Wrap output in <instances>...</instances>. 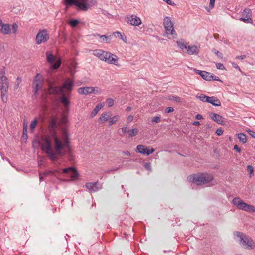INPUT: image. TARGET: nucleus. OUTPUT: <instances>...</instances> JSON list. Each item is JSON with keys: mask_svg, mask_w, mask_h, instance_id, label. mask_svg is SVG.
Returning <instances> with one entry per match:
<instances>
[{"mask_svg": "<svg viewBox=\"0 0 255 255\" xmlns=\"http://www.w3.org/2000/svg\"><path fill=\"white\" fill-rule=\"evenodd\" d=\"M239 20L241 21L244 22L245 23H251L252 24L253 23V20L252 18H249V17L247 18L244 17H241L239 19Z\"/></svg>", "mask_w": 255, "mask_h": 255, "instance_id": "42", "label": "nucleus"}, {"mask_svg": "<svg viewBox=\"0 0 255 255\" xmlns=\"http://www.w3.org/2000/svg\"><path fill=\"white\" fill-rule=\"evenodd\" d=\"M232 203L239 209L250 213L255 212V207L254 206L245 203L239 197L234 198L232 200Z\"/></svg>", "mask_w": 255, "mask_h": 255, "instance_id": "6", "label": "nucleus"}, {"mask_svg": "<svg viewBox=\"0 0 255 255\" xmlns=\"http://www.w3.org/2000/svg\"><path fill=\"white\" fill-rule=\"evenodd\" d=\"M212 128V126L210 124V123H206L205 125H204V130H205L206 131H208L209 129H210L211 128Z\"/></svg>", "mask_w": 255, "mask_h": 255, "instance_id": "58", "label": "nucleus"}, {"mask_svg": "<svg viewBox=\"0 0 255 255\" xmlns=\"http://www.w3.org/2000/svg\"><path fill=\"white\" fill-rule=\"evenodd\" d=\"M79 22V20L78 19H71L69 21V24L72 27H75L78 25Z\"/></svg>", "mask_w": 255, "mask_h": 255, "instance_id": "35", "label": "nucleus"}, {"mask_svg": "<svg viewBox=\"0 0 255 255\" xmlns=\"http://www.w3.org/2000/svg\"><path fill=\"white\" fill-rule=\"evenodd\" d=\"M97 1L95 0H89V1L87 2V7L88 9L92 6L96 4Z\"/></svg>", "mask_w": 255, "mask_h": 255, "instance_id": "48", "label": "nucleus"}, {"mask_svg": "<svg viewBox=\"0 0 255 255\" xmlns=\"http://www.w3.org/2000/svg\"><path fill=\"white\" fill-rule=\"evenodd\" d=\"M160 121H161V117L160 116H155V117H153L151 120V122L152 123H158Z\"/></svg>", "mask_w": 255, "mask_h": 255, "instance_id": "47", "label": "nucleus"}, {"mask_svg": "<svg viewBox=\"0 0 255 255\" xmlns=\"http://www.w3.org/2000/svg\"><path fill=\"white\" fill-rule=\"evenodd\" d=\"M214 179L212 174L207 172H198L189 175L187 180L197 185H203L210 183Z\"/></svg>", "mask_w": 255, "mask_h": 255, "instance_id": "2", "label": "nucleus"}, {"mask_svg": "<svg viewBox=\"0 0 255 255\" xmlns=\"http://www.w3.org/2000/svg\"><path fill=\"white\" fill-rule=\"evenodd\" d=\"M63 4L67 5V7H70L72 5H75L78 9H86L85 4H80L79 0H63Z\"/></svg>", "mask_w": 255, "mask_h": 255, "instance_id": "12", "label": "nucleus"}, {"mask_svg": "<svg viewBox=\"0 0 255 255\" xmlns=\"http://www.w3.org/2000/svg\"><path fill=\"white\" fill-rule=\"evenodd\" d=\"M62 172L63 173H69L71 174V176L73 179H76L79 176L76 168L73 167H69L68 168H63L62 169Z\"/></svg>", "mask_w": 255, "mask_h": 255, "instance_id": "13", "label": "nucleus"}, {"mask_svg": "<svg viewBox=\"0 0 255 255\" xmlns=\"http://www.w3.org/2000/svg\"><path fill=\"white\" fill-rule=\"evenodd\" d=\"M94 186H95V187H94L95 191H97L102 188V184H101L100 183H99V182L97 181V182H94Z\"/></svg>", "mask_w": 255, "mask_h": 255, "instance_id": "44", "label": "nucleus"}, {"mask_svg": "<svg viewBox=\"0 0 255 255\" xmlns=\"http://www.w3.org/2000/svg\"><path fill=\"white\" fill-rule=\"evenodd\" d=\"M234 150H236L238 153H240L241 151V148L236 144L234 146Z\"/></svg>", "mask_w": 255, "mask_h": 255, "instance_id": "62", "label": "nucleus"}, {"mask_svg": "<svg viewBox=\"0 0 255 255\" xmlns=\"http://www.w3.org/2000/svg\"><path fill=\"white\" fill-rule=\"evenodd\" d=\"M122 132L124 134H125L126 133H129L130 129H129V128L128 127H124L122 128Z\"/></svg>", "mask_w": 255, "mask_h": 255, "instance_id": "54", "label": "nucleus"}, {"mask_svg": "<svg viewBox=\"0 0 255 255\" xmlns=\"http://www.w3.org/2000/svg\"><path fill=\"white\" fill-rule=\"evenodd\" d=\"M62 96L60 99V101L65 106H68L70 104V101L67 98V96L66 97L64 94L61 95Z\"/></svg>", "mask_w": 255, "mask_h": 255, "instance_id": "28", "label": "nucleus"}, {"mask_svg": "<svg viewBox=\"0 0 255 255\" xmlns=\"http://www.w3.org/2000/svg\"><path fill=\"white\" fill-rule=\"evenodd\" d=\"M57 174H60V172L57 170L46 171L43 173V175L45 176L49 175H52L55 176H57Z\"/></svg>", "mask_w": 255, "mask_h": 255, "instance_id": "27", "label": "nucleus"}, {"mask_svg": "<svg viewBox=\"0 0 255 255\" xmlns=\"http://www.w3.org/2000/svg\"><path fill=\"white\" fill-rule=\"evenodd\" d=\"M131 19H130L129 17H126L127 22L128 23L130 22V25L133 26H138L141 24V20L140 18L137 16L132 15L131 16Z\"/></svg>", "mask_w": 255, "mask_h": 255, "instance_id": "16", "label": "nucleus"}, {"mask_svg": "<svg viewBox=\"0 0 255 255\" xmlns=\"http://www.w3.org/2000/svg\"><path fill=\"white\" fill-rule=\"evenodd\" d=\"M78 92L80 94L88 95L95 92V88L93 87H80L78 89Z\"/></svg>", "mask_w": 255, "mask_h": 255, "instance_id": "18", "label": "nucleus"}, {"mask_svg": "<svg viewBox=\"0 0 255 255\" xmlns=\"http://www.w3.org/2000/svg\"><path fill=\"white\" fill-rule=\"evenodd\" d=\"M18 28V26L16 23H14L12 25V30L13 33H16Z\"/></svg>", "mask_w": 255, "mask_h": 255, "instance_id": "53", "label": "nucleus"}, {"mask_svg": "<svg viewBox=\"0 0 255 255\" xmlns=\"http://www.w3.org/2000/svg\"><path fill=\"white\" fill-rule=\"evenodd\" d=\"M232 65L235 68L238 69L239 71H241L239 66H238L236 63H235V62H233L232 63Z\"/></svg>", "mask_w": 255, "mask_h": 255, "instance_id": "63", "label": "nucleus"}, {"mask_svg": "<svg viewBox=\"0 0 255 255\" xmlns=\"http://www.w3.org/2000/svg\"><path fill=\"white\" fill-rule=\"evenodd\" d=\"M169 100H173L174 101H176L178 103H181L182 102V98L179 96H170L169 98Z\"/></svg>", "mask_w": 255, "mask_h": 255, "instance_id": "38", "label": "nucleus"}, {"mask_svg": "<svg viewBox=\"0 0 255 255\" xmlns=\"http://www.w3.org/2000/svg\"><path fill=\"white\" fill-rule=\"evenodd\" d=\"M215 0H210L209 7L212 9L214 7Z\"/></svg>", "mask_w": 255, "mask_h": 255, "instance_id": "61", "label": "nucleus"}, {"mask_svg": "<svg viewBox=\"0 0 255 255\" xmlns=\"http://www.w3.org/2000/svg\"><path fill=\"white\" fill-rule=\"evenodd\" d=\"M223 130L222 128H219L217 129L216 131V133L218 136H221L223 134Z\"/></svg>", "mask_w": 255, "mask_h": 255, "instance_id": "57", "label": "nucleus"}, {"mask_svg": "<svg viewBox=\"0 0 255 255\" xmlns=\"http://www.w3.org/2000/svg\"><path fill=\"white\" fill-rule=\"evenodd\" d=\"M135 151L143 155H149L154 153L155 149L152 147L150 149L149 147H146L143 145H138L137 146Z\"/></svg>", "mask_w": 255, "mask_h": 255, "instance_id": "10", "label": "nucleus"}, {"mask_svg": "<svg viewBox=\"0 0 255 255\" xmlns=\"http://www.w3.org/2000/svg\"><path fill=\"white\" fill-rule=\"evenodd\" d=\"M37 119L36 118L34 119V120H33L30 123V130L31 131H33L36 125H37Z\"/></svg>", "mask_w": 255, "mask_h": 255, "instance_id": "39", "label": "nucleus"}, {"mask_svg": "<svg viewBox=\"0 0 255 255\" xmlns=\"http://www.w3.org/2000/svg\"><path fill=\"white\" fill-rule=\"evenodd\" d=\"M49 38V35L46 30H41L37 33L36 35V41L38 44H40L42 42L47 41Z\"/></svg>", "mask_w": 255, "mask_h": 255, "instance_id": "11", "label": "nucleus"}, {"mask_svg": "<svg viewBox=\"0 0 255 255\" xmlns=\"http://www.w3.org/2000/svg\"><path fill=\"white\" fill-rule=\"evenodd\" d=\"M5 68L3 67L0 70V86H1V85H8V79L5 76Z\"/></svg>", "mask_w": 255, "mask_h": 255, "instance_id": "17", "label": "nucleus"}, {"mask_svg": "<svg viewBox=\"0 0 255 255\" xmlns=\"http://www.w3.org/2000/svg\"><path fill=\"white\" fill-rule=\"evenodd\" d=\"M109 118H110V116H107V113L106 112L103 113L100 117L99 118V121L101 123H104L106 122Z\"/></svg>", "mask_w": 255, "mask_h": 255, "instance_id": "32", "label": "nucleus"}, {"mask_svg": "<svg viewBox=\"0 0 255 255\" xmlns=\"http://www.w3.org/2000/svg\"><path fill=\"white\" fill-rule=\"evenodd\" d=\"M216 68L217 69L226 70V68L224 67V66L223 65V64L221 63H216Z\"/></svg>", "mask_w": 255, "mask_h": 255, "instance_id": "52", "label": "nucleus"}, {"mask_svg": "<svg viewBox=\"0 0 255 255\" xmlns=\"http://www.w3.org/2000/svg\"><path fill=\"white\" fill-rule=\"evenodd\" d=\"M58 126V122L56 118H52L49 122L50 128H56Z\"/></svg>", "mask_w": 255, "mask_h": 255, "instance_id": "31", "label": "nucleus"}, {"mask_svg": "<svg viewBox=\"0 0 255 255\" xmlns=\"http://www.w3.org/2000/svg\"><path fill=\"white\" fill-rule=\"evenodd\" d=\"M210 99H209V101H208V103L211 104L213 106L215 107L221 106V102L218 98L215 96L210 97Z\"/></svg>", "mask_w": 255, "mask_h": 255, "instance_id": "24", "label": "nucleus"}, {"mask_svg": "<svg viewBox=\"0 0 255 255\" xmlns=\"http://www.w3.org/2000/svg\"><path fill=\"white\" fill-rule=\"evenodd\" d=\"M94 54L101 60L108 64H114L116 66L119 65L118 56L110 52L101 49H97L94 51Z\"/></svg>", "mask_w": 255, "mask_h": 255, "instance_id": "4", "label": "nucleus"}, {"mask_svg": "<svg viewBox=\"0 0 255 255\" xmlns=\"http://www.w3.org/2000/svg\"><path fill=\"white\" fill-rule=\"evenodd\" d=\"M89 0H81V3H80V4H85V6L86 5V9H80V10L86 11L88 9V7H87V2L89 1Z\"/></svg>", "mask_w": 255, "mask_h": 255, "instance_id": "46", "label": "nucleus"}, {"mask_svg": "<svg viewBox=\"0 0 255 255\" xmlns=\"http://www.w3.org/2000/svg\"><path fill=\"white\" fill-rule=\"evenodd\" d=\"M107 103L108 107H111L113 106L114 101L112 98H108L107 99Z\"/></svg>", "mask_w": 255, "mask_h": 255, "instance_id": "50", "label": "nucleus"}, {"mask_svg": "<svg viewBox=\"0 0 255 255\" xmlns=\"http://www.w3.org/2000/svg\"><path fill=\"white\" fill-rule=\"evenodd\" d=\"M211 79V81H218L220 82H222L218 77L214 75L213 74L210 73V75H209V78Z\"/></svg>", "mask_w": 255, "mask_h": 255, "instance_id": "43", "label": "nucleus"}, {"mask_svg": "<svg viewBox=\"0 0 255 255\" xmlns=\"http://www.w3.org/2000/svg\"><path fill=\"white\" fill-rule=\"evenodd\" d=\"M138 129L137 128H133L130 130L129 132V137H132L136 136L138 133Z\"/></svg>", "mask_w": 255, "mask_h": 255, "instance_id": "37", "label": "nucleus"}, {"mask_svg": "<svg viewBox=\"0 0 255 255\" xmlns=\"http://www.w3.org/2000/svg\"><path fill=\"white\" fill-rule=\"evenodd\" d=\"M212 52H214L219 58L222 59L223 58V54L222 53L220 52L218 50L215 49H213Z\"/></svg>", "mask_w": 255, "mask_h": 255, "instance_id": "49", "label": "nucleus"}, {"mask_svg": "<svg viewBox=\"0 0 255 255\" xmlns=\"http://www.w3.org/2000/svg\"><path fill=\"white\" fill-rule=\"evenodd\" d=\"M238 137L239 141L244 144L247 142L246 135L244 133H240L238 134Z\"/></svg>", "mask_w": 255, "mask_h": 255, "instance_id": "30", "label": "nucleus"}, {"mask_svg": "<svg viewBox=\"0 0 255 255\" xmlns=\"http://www.w3.org/2000/svg\"><path fill=\"white\" fill-rule=\"evenodd\" d=\"M247 132L252 137L255 138V132L250 129L248 130Z\"/></svg>", "mask_w": 255, "mask_h": 255, "instance_id": "56", "label": "nucleus"}, {"mask_svg": "<svg viewBox=\"0 0 255 255\" xmlns=\"http://www.w3.org/2000/svg\"><path fill=\"white\" fill-rule=\"evenodd\" d=\"M119 118V116L118 115H115L113 116L112 118L110 117V119H111L109 122L108 126H110L113 124H115L116 122L118 120Z\"/></svg>", "mask_w": 255, "mask_h": 255, "instance_id": "34", "label": "nucleus"}, {"mask_svg": "<svg viewBox=\"0 0 255 255\" xmlns=\"http://www.w3.org/2000/svg\"><path fill=\"white\" fill-rule=\"evenodd\" d=\"M166 32L163 34V36H166L167 35H170V36L168 37L169 39H171L172 38H175L177 36V33L175 32L174 28H172V29H166Z\"/></svg>", "mask_w": 255, "mask_h": 255, "instance_id": "23", "label": "nucleus"}, {"mask_svg": "<svg viewBox=\"0 0 255 255\" xmlns=\"http://www.w3.org/2000/svg\"><path fill=\"white\" fill-rule=\"evenodd\" d=\"M8 85H1L0 86V89L1 91V100L3 102L6 103L7 101V96H6Z\"/></svg>", "mask_w": 255, "mask_h": 255, "instance_id": "19", "label": "nucleus"}, {"mask_svg": "<svg viewBox=\"0 0 255 255\" xmlns=\"http://www.w3.org/2000/svg\"><path fill=\"white\" fill-rule=\"evenodd\" d=\"M0 30L3 34H8L10 32V26L8 24H3L0 19Z\"/></svg>", "mask_w": 255, "mask_h": 255, "instance_id": "20", "label": "nucleus"}, {"mask_svg": "<svg viewBox=\"0 0 255 255\" xmlns=\"http://www.w3.org/2000/svg\"><path fill=\"white\" fill-rule=\"evenodd\" d=\"M42 140L44 144H42L40 141H37L40 146L41 150L47 154L48 158L51 161L57 160L58 158L56 157V151L54 152L52 150V144L50 137L48 136L43 137L42 138Z\"/></svg>", "mask_w": 255, "mask_h": 255, "instance_id": "3", "label": "nucleus"}, {"mask_svg": "<svg viewBox=\"0 0 255 255\" xmlns=\"http://www.w3.org/2000/svg\"><path fill=\"white\" fill-rule=\"evenodd\" d=\"M196 97L197 99H199L200 100H201L202 102H208V101H209V99H210L209 96H207L206 95L204 94H201L200 95H196Z\"/></svg>", "mask_w": 255, "mask_h": 255, "instance_id": "29", "label": "nucleus"}, {"mask_svg": "<svg viewBox=\"0 0 255 255\" xmlns=\"http://www.w3.org/2000/svg\"><path fill=\"white\" fill-rule=\"evenodd\" d=\"M46 59L48 63L51 64L50 68L53 69H57L61 65V61L59 59L54 63L55 58L54 55L51 52L47 51L46 53Z\"/></svg>", "mask_w": 255, "mask_h": 255, "instance_id": "8", "label": "nucleus"}, {"mask_svg": "<svg viewBox=\"0 0 255 255\" xmlns=\"http://www.w3.org/2000/svg\"><path fill=\"white\" fill-rule=\"evenodd\" d=\"M22 137L23 139L25 141H26L28 138L27 128H26L25 127L23 128V133Z\"/></svg>", "mask_w": 255, "mask_h": 255, "instance_id": "41", "label": "nucleus"}, {"mask_svg": "<svg viewBox=\"0 0 255 255\" xmlns=\"http://www.w3.org/2000/svg\"><path fill=\"white\" fill-rule=\"evenodd\" d=\"M199 49L198 47L195 45L187 46V53L189 55H197L199 53Z\"/></svg>", "mask_w": 255, "mask_h": 255, "instance_id": "22", "label": "nucleus"}, {"mask_svg": "<svg viewBox=\"0 0 255 255\" xmlns=\"http://www.w3.org/2000/svg\"><path fill=\"white\" fill-rule=\"evenodd\" d=\"M243 14L246 18L249 17V18H252V11L250 9L245 8L243 12Z\"/></svg>", "mask_w": 255, "mask_h": 255, "instance_id": "33", "label": "nucleus"}, {"mask_svg": "<svg viewBox=\"0 0 255 255\" xmlns=\"http://www.w3.org/2000/svg\"><path fill=\"white\" fill-rule=\"evenodd\" d=\"M144 166L146 169L149 171H151L152 168L150 163H146Z\"/></svg>", "mask_w": 255, "mask_h": 255, "instance_id": "55", "label": "nucleus"}, {"mask_svg": "<svg viewBox=\"0 0 255 255\" xmlns=\"http://www.w3.org/2000/svg\"><path fill=\"white\" fill-rule=\"evenodd\" d=\"M40 75V74H37L34 79L33 80V85H34V88H33V92L34 94L33 95L35 96V97H37L38 95V92L39 89L41 88V86H40V84H42V81H41L40 80H37L36 78Z\"/></svg>", "mask_w": 255, "mask_h": 255, "instance_id": "15", "label": "nucleus"}, {"mask_svg": "<svg viewBox=\"0 0 255 255\" xmlns=\"http://www.w3.org/2000/svg\"><path fill=\"white\" fill-rule=\"evenodd\" d=\"M234 235L239 238V243L240 245L246 247L248 249H254L255 247L254 242L250 236L239 231H235Z\"/></svg>", "mask_w": 255, "mask_h": 255, "instance_id": "5", "label": "nucleus"}, {"mask_svg": "<svg viewBox=\"0 0 255 255\" xmlns=\"http://www.w3.org/2000/svg\"><path fill=\"white\" fill-rule=\"evenodd\" d=\"M195 118L197 120H200L203 119V118L202 115L198 114L196 115Z\"/></svg>", "mask_w": 255, "mask_h": 255, "instance_id": "64", "label": "nucleus"}, {"mask_svg": "<svg viewBox=\"0 0 255 255\" xmlns=\"http://www.w3.org/2000/svg\"><path fill=\"white\" fill-rule=\"evenodd\" d=\"M177 44L178 45V47L180 48L182 50H183L184 49H187V46L186 44H185L183 42H180V41H177Z\"/></svg>", "mask_w": 255, "mask_h": 255, "instance_id": "40", "label": "nucleus"}, {"mask_svg": "<svg viewBox=\"0 0 255 255\" xmlns=\"http://www.w3.org/2000/svg\"><path fill=\"white\" fill-rule=\"evenodd\" d=\"M61 144L62 145V147L59 150H57L56 149H54L55 151L56 152V157L58 156H64L66 154V149L70 148V142L69 141V139H65L63 143L61 140Z\"/></svg>", "mask_w": 255, "mask_h": 255, "instance_id": "9", "label": "nucleus"}, {"mask_svg": "<svg viewBox=\"0 0 255 255\" xmlns=\"http://www.w3.org/2000/svg\"><path fill=\"white\" fill-rule=\"evenodd\" d=\"M85 187L88 189H89V190H91V191H92L93 192H96V191L94 190L95 186H94V182H88V183H87L85 184Z\"/></svg>", "mask_w": 255, "mask_h": 255, "instance_id": "36", "label": "nucleus"}, {"mask_svg": "<svg viewBox=\"0 0 255 255\" xmlns=\"http://www.w3.org/2000/svg\"><path fill=\"white\" fill-rule=\"evenodd\" d=\"M98 35L99 36H100V37L101 39H102L103 41H106L108 43H110V41H108V39H110L111 38L112 35H110L109 36H107L105 35H100V34H98Z\"/></svg>", "mask_w": 255, "mask_h": 255, "instance_id": "45", "label": "nucleus"}, {"mask_svg": "<svg viewBox=\"0 0 255 255\" xmlns=\"http://www.w3.org/2000/svg\"><path fill=\"white\" fill-rule=\"evenodd\" d=\"M210 116L213 121L218 124L222 125H225L224 121L225 118L222 116L213 112H211L210 113Z\"/></svg>", "mask_w": 255, "mask_h": 255, "instance_id": "14", "label": "nucleus"}, {"mask_svg": "<svg viewBox=\"0 0 255 255\" xmlns=\"http://www.w3.org/2000/svg\"><path fill=\"white\" fill-rule=\"evenodd\" d=\"M49 133L51 137L53 139L54 149L59 150L61 149L62 145L61 144V140L57 135L56 128H50Z\"/></svg>", "mask_w": 255, "mask_h": 255, "instance_id": "7", "label": "nucleus"}, {"mask_svg": "<svg viewBox=\"0 0 255 255\" xmlns=\"http://www.w3.org/2000/svg\"><path fill=\"white\" fill-rule=\"evenodd\" d=\"M164 27L173 28V23L171 21L170 17H165L163 20Z\"/></svg>", "mask_w": 255, "mask_h": 255, "instance_id": "25", "label": "nucleus"}, {"mask_svg": "<svg viewBox=\"0 0 255 255\" xmlns=\"http://www.w3.org/2000/svg\"><path fill=\"white\" fill-rule=\"evenodd\" d=\"M174 110V108L172 107H168L165 109V112L167 113H169L173 112Z\"/></svg>", "mask_w": 255, "mask_h": 255, "instance_id": "59", "label": "nucleus"}, {"mask_svg": "<svg viewBox=\"0 0 255 255\" xmlns=\"http://www.w3.org/2000/svg\"><path fill=\"white\" fill-rule=\"evenodd\" d=\"M193 71L196 73L200 75L204 80L208 81H211V79H208L209 75H210V72L205 71H201V70H197L196 69H194Z\"/></svg>", "mask_w": 255, "mask_h": 255, "instance_id": "21", "label": "nucleus"}, {"mask_svg": "<svg viewBox=\"0 0 255 255\" xmlns=\"http://www.w3.org/2000/svg\"><path fill=\"white\" fill-rule=\"evenodd\" d=\"M163 0L165 2H166L169 5H172V6L176 5V4L174 2H173V1H172L171 0Z\"/></svg>", "mask_w": 255, "mask_h": 255, "instance_id": "60", "label": "nucleus"}, {"mask_svg": "<svg viewBox=\"0 0 255 255\" xmlns=\"http://www.w3.org/2000/svg\"><path fill=\"white\" fill-rule=\"evenodd\" d=\"M103 107V105L101 103L98 104L94 109L92 110L91 114V117L93 118L96 115L98 111Z\"/></svg>", "mask_w": 255, "mask_h": 255, "instance_id": "26", "label": "nucleus"}, {"mask_svg": "<svg viewBox=\"0 0 255 255\" xmlns=\"http://www.w3.org/2000/svg\"><path fill=\"white\" fill-rule=\"evenodd\" d=\"M247 170L249 171V174H250V176L251 177V175L253 174L254 168L252 166H251L250 165H248L247 166Z\"/></svg>", "mask_w": 255, "mask_h": 255, "instance_id": "51", "label": "nucleus"}, {"mask_svg": "<svg viewBox=\"0 0 255 255\" xmlns=\"http://www.w3.org/2000/svg\"><path fill=\"white\" fill-rule=\"evenodd\" d=\"M56 81L54 79L48 80V92L50 95H63L64 89L66 91V96L70 97L74 86L73 81L67 79L61 86H57L56 84Z\"/></svg>", "mask_w": 255, "mask_h": 255, "instance_id": "1", "label": "nucleus"}]
</instances>
